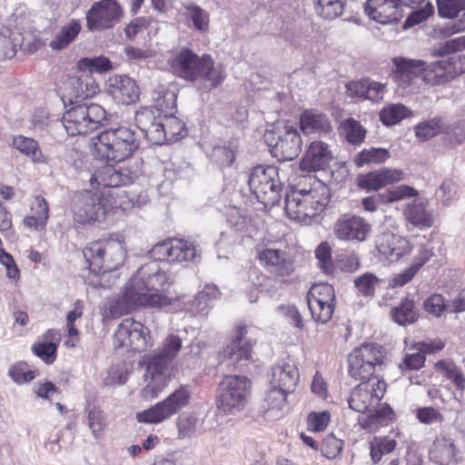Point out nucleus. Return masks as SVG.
I'll use <instances>...</instances> for the list:
<instances>
[{
	"label": "nucleus",
	"mask_w": 465,
	"mask_h": 465,
	"mask_svg": "<svg viewBox=\"0 0 465 465\" xmlns=\"http://www.w3.org/2000/svg\"><path fill=\"white\" fill-rule=\"evenodd\" d=\"M416 418L420 423L425 425H432L443 421V415L433 407L418 408L416 410Z\"/></svg>",
	"instance_id": "nucleus-60"
},
{
	"label": "nucleus",
	"mask_w": 465,
	"mask_h": 465,
	"mask_svg": "<svg viewBox=\"0 0 465 465\" xmlns=\"http://www.w3.org/2000/svg\"><path fill=\"white\" fill-rule=\"evenodd\" d=\"M364 11L371 19L382 25L397 22L401 17L395 0H368Z\"/></svg>",
	"instance_id": "nucleus-26"
},
{
	"label": "nucleus",
	"mask_w": 465,
	"mask_h": 465,
	"mask_svg": "<svg viewBox=\"0 0 465 465\" xmlns=\"http://www.w3.org/2000/svg\"><path fill=\"white\" fill-rule=\"evenodd\" d=\"M438 14L440 17L453 19L465 12V0H436Z\"/></svg>",
	"instance_id": "nucleus-46"
},
{
	"label": "nucleus",
	"mask_w": 465,
	"mask_h": 465,
	"mask_svg": "<svg viewBox=\"0 0 465 465\" xmlns=\"http://www.w3.org/2000/svg\"><path fill=\"white\" fill-rule=\"evenodd\" d=\"M72 98L84 100L92 98L99 93V84L90 72L79 70V74L69 82Z\"/></svg>",
	"instance_id": "nucleus-30"
},
{
	"label": "nucleus",
	"mask_w": 465,
	"mask_h": 465,
	"mask_svg": "<svg viewBox=\"0 0 465 465\" xmlns=\"http://www.w3.org/2000/svg\"><path fill=\"white\" fill-rule=\"evenodd\" d=\"M114 346L134 351H144L152 346L149 331L140 322L132 318L124 319L114 333Z\"/></svg>",
	"instance_id": "nucleus-14"
},
{
	"label": "nucleus",
	"mask_w": 465,
	"mask_h": 465,
	"mask_svg": "<svg viewBox=\"0 0 465 465\" xmlns=\"http://www.w3.org/2000/svg\"><path fill=\"white\" fill-rule=\"evenodd\" d=\"M393 320L400 325H406L416 321L418 314L414 309V303L409 299L401 302L400 306L391 311Z\"/></svg>",
	"instance_id": "nucleus-45"
},
{
	"label": "nucleus",
	"mask_w": 465,
	"mask_h": 465,
	"mask_svg": "<svg viewBox=\"0 0 465 465\" xmlns=\"http://www.w3.org/2000/svg\"><path fill=\"white\" fill-rule=\"evenodd\" d=\"M450 125L442 123L440 118L420 123L415 127L416 136L423 141L429 140L440 134L449 133Z\"/></svg>",
	"instance_id": "nucleus-40"
},
{
	"label": "nucleus",
	"mask_w": 465,
	"mask_h": 465,
	"mask_svg": "<svg viewBox=\"0 0 465 465\" xmlns=\"http://www.w3.org/2000/svg\"><path fill=\"white\" fill-rule=\"evenodd\" d=\"M260 265L274 277H289L295 271V258L286 250L264 247L257 248Z\"/></svg>",
	"instance_id": "nucleus-17"
},
{
	"label": "nucleus",
	"mask_w": 465,
	"mask_h": 465,
	"mask_svg": "<svg viewBox=\"0 0 465 465\" xmlns=\"http://www.w3.org/2000/svg\"><path fill=\"white\" fill-rule=\"evenodd\" d=\"M434 12V6L430 2L426 3V5L418 10H413L411 14L408 16L405 21L404 26L411 27L415 25H418L427 19L430 15H431Z\"/></svg>",
	"instance_id": "nucleus-62"
},
{
	"label": "nucleus",
	"mask_w": 465,
	"mask_h": 465,
	"mask_svg": "<svg viewBox=\"0 0 465 465\" xmlns=\"http://www.w3.org/2000/svg\"><path fill=\"white\" fill-rule=\"evenodd\" d=\"M201 252L198 246L191 242L173 239L171 262H196L200 261Z\"/></svg>",
	"instance_id": "nucleus-38"
},
{
	"label": "nucleus",
	"mask_w": 465,
	"mask_h": 465,
	"mask_svg": "<svg viewBox=\"0 0 465 465\" xmlns=\"http://www.w3.org/2000/svg\"><path fill=\"white\" fill-rule=\"evenodd\" d=\"M124 16V10L117 0H100L92 5L86 13L89 31H103L114 27Z\"/></svg>",
	"instance_id": "nucleus-16"
},
{
	"label": "nucleus",
	"mask_w": 465,
	"mask_h": 465,
	"mask_svg": "<svg viewBox=\"0 0 465 465\" xmlns=\"http://www.w3.org/2000/svg\"><path fill=\"white\" fill-rule=\"evenodd\" d=\"M77 67L79 70L90 72L92 74L93 72L102 74L111 70L112 64L107 57L100 55L93 57H84L80 59L78 61Z\"/></svg>",
	"instance_id": "nucleus-47"
},
{
	"label": "nucleus",
	"mask_w": 465,
	"mask_h": 465,
	"mask_svg": "<svg viewBox=\"0 0 465 465\" xmlns=\"http://www.w3.org/2000/svg\"><path fill=\"white\" fill-rule=\"evenodd\" d=\"M182 348V340L180 337L176 335H169L163 344V348L162 350H157L160 353L172 361L179 351Z\"/></svg>",
	"instance_id": "nucleus-64"
},
{
	"label": "nucleus",
	"mask_w": 465,
	"mask_h": 465,
	"mask_svg": "<svg viewBox=\"0 0 465 465\" xmlns=\"http://www.w3.org/2000/svg\"><path fill=\"white\" fill-rule=\"evenodd\" d=\"M333 155L330 146L322 141H313L307 147L300 162V168L306 172H317L329 166Z\"/></svg>",
	"instance_id": "nucleus-22"
},
{
	"label": "nucleus",
	"mask_w": 465,
	"mask_h": 465,
	"mask_svg": "<svg viewBox=\"0 0 465 465\" xmlns=\"http://www.w3.org/2000/svg\"><path fill=\"white\" fill-rule=\"evenodd\" d=\"M12 380L18 383L29 382L35 378V371H27L25 363H19L12 366L8 371Z\"/></svg>",
	"instance_id": "nucleus-63"
},
{
	"label": "nucleus",
	"mask_w": 465,
	"mask_h": 465,
	"mask_svg": "<svg viewBox=\"0 0 465 465\" xmlns=\"http://www.w3.org/2000/svg\"><path fill=\"white\" fill-rule=\"evenodd\" d=\"M12 146L34 163L47 164L49 163V157L44 154L38 142L34 138L21 134L15 135L13 138Z\"/></svg>",
	"instance_id": "nucleus-34"
},
{
	"label": "nucleus",
	"mask_w": 465,
	"mask_h": 465,
	"mask_svg": "<svg viewBox=\"0 0 465 465\" xmlns=\"http://www.w3.org/2000/svg\"><path fill=\"white\" fill-rule=\"evenodd\" d=\"M31 214L24 218L25 227L35 231L43 230L49 219V206L47 201L41 195H35L30 203Z\"/></svg>",
	"instance_id": "nucleus-31"
},
{
	"label": "nucleus",
	"mask_w": 465,
	"mask_h": 465,
	"mask_svg": "<svg viewBox=\"0 0 465 465\" xmlns=\"http://www.w3.org/2000/svg\"><path fill=\"white\" fill-rule=\"evenodd\" d=\"M380 279L373 273L365 272L361 276L354 279L353 283L357 292L365 296L372 297L375 293V290L380 284Z\"/></svg>",
	"instance_id": "nucleus-49"
},
{
	"label": "nucleus",
	"mask_w": 465,
	"mask_h": 465,
	"mask_svg": "<svg viewBox=\"0 0 465 465\" xmlns=\"http://www.w3.org/2000/svg\"><path fill=\"white\" fill-rule=\"evenodd\" d=\"M339 130L351 144L361 143L366 135L365 128L353 118H347L341 122Z\"/></svg>",
	"instance_id": "nucleus-41"
},
{
	"label": "nucleus",
	"mask_w": 465,
	"mask_h": 465,
	"mask_svg": "<svg viewBox=\"0 0 465 465\" xmlns=\"http://www.w3.org/2000/svg\"><path fill=\"white\" fill-rule=\"evenodd\" d=\"M315 301L335 302V292L333 287L328 283L313 284L307 293V302H315Z\"/></svg>",
	"instance_id": "nucleus-50"
},
{
	"label": "nucleus",
	"mask_w": 465,
	"mask_h": 465,
	"mask_svg": "<svg viewBox=\"0 0 465 465\" xmlns=\"http://www.w3.org/2000/svg\"><path fill=\"white\" fill-rule=\"evenodd\" d=\"M391 157L390 152L385 148L371 147L362 150L356 157L355 163L357 166L364 164H379L387 161Z\"/></svg>",
	"instance_id": "nucleus-43"
},
{
	"label": "nucleus",
	"mask_w": 465,
	"mask_h": 465,
	"mask_svg": "<svg viewBox=\"0 0 465 465\" xmlns=\"http://www.w3.org/2000/svg\"><path fill=\"white\" fill-rule=\"evenodd\" d=\"M274 134H265V138L272 147V153L280 161H291L295 159L302 151V141L298 130L286 124L274 141Z\"/></svg>",
	"instance_id": "nucleus-19"
},
{
	"label": "nucleus",
	"mask_w": 465,
	"mask_h": 465,
	"mask_svg": "<svg viewBox=\"0 0 465 465\" xmlns=\"http://www.w3.org/2000/svg\"><path fill=\"white\" fill-rule=\"evenodd\" d=\"M403 215L407 223L420 230L427 229L433 224L432 211L429 209L428 203L422 199H414L406 204Z\"/></svg>",
	"instance_id": "nucleus-28"
},
{
	"label": "nucleus",
	"mask_w": 465,
	"mask_h": 465,
	"mask_svg": "<svg viewBox=\"0 0 465 465\" xmlns=\"http://www.w3.org/2000/svg\"><path fill=\"white\" fill-rule=\"evenodd\" d=\"M335 302L326 301L308 303L312 318L321 323H326L331 319Z\"/></svg>",
	"instance_id": "nucleus-52"
},
{
	"label": "nucleus",
	"mask_w": 465,
	"mask_h": 465,
	"mask_svg": "<svg viewBox=\"0 0 465 465\" xmlns=\"http://www.w3.org/2000/svg\"><path fill=\"white\" fill-rule=\"evenodd\" d=\"M343 442L333 434L327 435L322 440V453L327 459L336 458L342 450Z\"/></svg>",
	"instance_id": "nucleus-58"
},
{
	"label": "nucleus",
	"mask_w": 465,
	"mask_h": 465,
	"mask_svg": "<svg viewBox=\"0 0 465 465\" xmlns=\"http://www.w3.org/2000/svg\"><path fill=\"white\" fill-rule=\"evenodd\" d=\"M324 208L325 204L317 198L315 192H292L285 197L287 216L299 223H311Z\"/></svg>",
	"instance_id": "nucleus-13"
},
{
	"label": "nucleus",
	"mask_w": 465,
	"mask_h": 465,
	"mask_svg": "<svg viewBox=\"0 0 465 465\" xmlns=\"http://www.w3.org/2000/svg\"><path fill=\"white\" fill-rule=\"evenodd\" d=\"M410 111L401 104H393L384 107L380 113V119L385 125H393L407 117Z\"/></svg>",
	"instance_id": "nucleus-48"
},
{
	"label": "nucleus",
	"mask_w": 465,
	"mask_h": 465,
	"mask_svg": "<svg viewBox=\"0 0 465 465\" xmlns=\"http://www.w3.org/2000/svg\"><path fill=\"white\" fill-rule=\"evenodd\" d=\"M384 359L385 354L381 345L364 343L349 354V373L357 380L371 379L381 370Z\"/></svg>",
	"instance_id": "nucleus-10"
},
{
	"label": "nucleus",
	"mask_w": 465,
	"mask_h": 465,
	"mask_svg": "<svg viewBox=\"0 0 465 465\" xmlns=\"http://www.w3.org/2000/svg\"><path fill=\"white\" fill-rule=\"evenodd\" d=\"M170 362L157 350L143 356L139 364L144 367V379L147 382L142 391L143 398H155L166 387L170 380Z\"/></svg>",
	"instance_id": "nucleus-11"
},
{
	"label": "nucleus",
	"mask_w": 465,
	"mask_h": 465,
	"mask_svg": "<svg viewBox=\"0 0 465 465\" xmlns=\"http://www.w3.org/2000/svg\"><path fill=\"white\" fill-rule=\"evenodd\" d=\"M190 397L188 389L182 386L154 407L138 412L136 419L139 422L144 423L162 422L185 407L189 403Z\"/></svg>",
	"instance_id": "nucleus-15"
},
{
	"label": "nucleus",
	"mask_w": 465,
	"mask_h": 465,
	"mask_svg": "<svg viewBox=\"0 0 465 465\" xmlns=\"http://www.w3.org/2000/svg\"><path fill=\"white\" fill-rule=\"evenodd\" d=\"M386 391V383L379 377H372L357 385L348 400L351 410L368 413L366 418H361V427L370 432L376 431L391 420L392 410L386 403H381Z\"/></svg>",
	"instance_id": "nucleus-3"
},
{
	"label": "nucleus",
	"mask_w": 465,
	"mask_h": 465,
	"mask_svg": "<svg viewBox=\"0 0 465 465\" xmlns=\"http://www.w3.org/2000/svg\"><path fill=\"white\" fill-rule=\"evenodd\" d=\"M184 131V124L174 115H162L159 121L157 132L161 134V140L154 141V144L173 143L182 137Z\"/></svg>",
	"instance_id": "nucleus-36"
},
{
	"label": "nucleus",
	"mask_w": 465,
	"mask_h": 465,
	"mask_svg": "<svg viewBox=\"0 0 465 465\" xmlns=\"http://www.w3.org/2000/svg\"><path fill=\"white\" fill-rule=\"evenodd\" d=\"M347 87L351 95L368 99L372 102L382 100L386 91L385 84L375 82L369 78L350 83Z\"/></svg>",
	"instance_id": "nucleus-32"
},
{
	"label": "nucleus",
	"mask_w": 465,
	"mask_h": 465,
	"mask_svg": "<svg viewBox=\"0 0 465 465\" xmlns=\"http://www.w3.org/2000/svg\"><path fill=\"white\" fill-rule=\"evenodd\" d=\"M93 154L106 163H120L138 148L134 131L126 126L109 128L92 139Z\"/></svg>",
	"instance_id": "nucleus-5"
},
{
	"label": "nucleus",
	"mask_w": 465,
	"mask_h": 465,
	"mask_svg": "<svg viewBox=\"0 0 465 465\" xmlns=\"http://www.w3.org/2000/svg\"><path fill=\"white\" fill-rule=\"evenodd\" d=\"M162 115L155 107H143L135 113V123L145 138L153 143L161 140V134L157 132Z\"/></svg>",
	"instance_id": "nucleus-29"
},
{
	"label": "nucleus",
	"mask_w": 465,
	"mask_h": 465,
	"mask_svg": "<svg viewBox=\"0 0 465 465\" xmlns=\"http://www.w3.org/2000/svg\"><path fill=\"white\" fill-rule=\"evenodd\" d=\"M397 446V441L389 437H375L370 443V452L374 463L379 462L383 455L391 453Z\"/></svg>",
	"instance_id": "nucleus-42"
},
{
	"label": "nucleus",
	"mask_w": 465,
	"mask_h": 465,
	"mask_svg": "<svg viewBox=\"0 0 465 465\" xmlns=\"http://www.w3.org/2000/svg\"><path fill=\"white\" fill-rule=\"evenodd\" d=\"M112 205V199L105 193L80 192L72 202L74 220L81 224L100 222Z\"/></svg>",
	"instance_id": "nucleus-9"
},
{
	"label": "nucleus",
	"mask_w": 465,
	"mask_h": 465,
	"mask_svg": "<svg viewBox=\"0 0 465 465\" xmlns=\"http://www.w3.org/2000/svg\"><path fill=\"white\" fill-rule=\"evenodd\" d=\"M107 92L116 103L123 104H134L140 95V90L135 81L126 75L110 77Z\"/></svg>",
	"instance_id": "nucleus-23"
},
{
	"label": "nucleus",
	"mask_w": 465,
	"mask_h": 465,
	"mask_svg": "<svg viewBox=\"0 0 465 465\" xmlns=\"http://www.w3.org/2000/svg\"><path fill=\"white\" fill-rule=\"evenodd\" d=\"M382 193L386 204L396 203L407 198L417 197L419 194L415 188L405 184L390 188Z\"/></svg>",
	"instance_id": "nucleus-53"
},
{
	"label": "nucleus",
	"mask_w": 465,
	"mask_h": 465,
	"mask_svg": "<svg viewBox=\"0 0 465 465\" xmlns=\"http://www.w3.org/2000/svg\"><path fill=\"white\" fill-rule=\"evenodd\" d=\"M300 129L304 135H323L331 131L329 117L317 109L304 110L299 118Z\"/></svg>",
	"instance_id": "nucleus-27"
},
{
	"label": "nucleus",
	"mask_w": 465,
	"mask_h": 465,
	"mask_svg": "<svg viewBox=\"0 0 465 465\" xmlns=\"http://www.w3.org/2000/svg\"><path fill=\"white\" fill-rule=\"evenodd\" d=\"M317 14L324 19L332 20L343 12L346 0H314Z\"/></svg>",
	"instance_id": "nucleus-44"
},
{
	"label": "nucleus",
	"mask_w": 465,
	"mask_h": 465,
	"mask_svg": "<svg viewBox=\"0 0 465 465\" xmlns=\"http://www.w3.org/2000/svg\"><path fill=\"white\" fill-rule=\"evenodd\" d=\"M277 174V169L272 165H257L250 172L248 177L250 190L264 205H272L280 198Z\"/></svg>",
	"instance_id": "nucleus-12"
},
{
	"label": "nucleus",
	"mask_w": 465,
	"mask_h": 465,
	"mask_svg": "<svg viewBox=\"0 0 465 465\" xmlns=\"http://www.w3.org/2000/svg\"><path fill=\"white\" fill-rule=\"evenodd\" d=\"M87 425L95 439L101 438L106 427L104 413L97 408L90 410L87 414Z\"/></svg>",
	"instance_id": "nucleus-54"
},
{
	"label": "nucleus",
	"mask_w": 465,
	"mask_h": 465,
	"mask_svg": "<svg viewBox=\"0 0 465 465\" xmlns=\"http://www.w3.org/2000/svg\"><path fill=\"white\" fill-rule=\"evenodd\" d=\"M169 277L155 261L142 265L126 284L118 310L124 313L139 307L163 309L172 305L176 299L163 292L169 286Z\"/></svg>",
	"instance_id": "nucleus-1"
},
{
	"label": "nucleus",
	"mask_w": 465,
	"mask_h": 465,
	"mask_svg": "<svg viewBox=\"0 0 465 465\" xmlns=\"http://www.w3.org/2000/svg\"><path fill=\"white\" fill-rule=\"evenodd\" d=\"M464 62L465 58L450 57L426 64L422 60L395 57L393 77L399 87L417 91L421 82L432 86L444 84L465 73Z\"/></svg>",
	"instance_id": "nucleus-2"
},
{
	"label": "nucleus",
	"mask_w": 465,
	"mask_h": 465,
	"mask_svg": "<svg viewBox=\"0 0 465 465\" xmlns=\"http://www.w3.org/2000/svg\"><path fill=\"white\" fill-rule=\"evenodd\" d=\"M308 428L311 431L320 432L326 429L330 421L328 411L312 412L308 416Z\"/></svg>",
	"instance_id": "nucleus-61"
},
{
	"label": "nucleus",
	"mask_w": 465,
	"mask_h": 465,
	"mask_svg": "<svg viewBox=\"0 0 465 465\" xmlns=\"http://www.w3.org/2000/svg\"><path fill=\"white\" fill-rule=\"evenodd\" d=\"M465 448L459 443L458 439H451L445 433H440L434 440L429 455L430 459L440 465H450L461 460L460 454Z\"/></svg>",
	"instance_id": "nucleus-21"
},
{
	"label": "nucleus",
	"mask_w": 465,
	"mask_h": 465,
	"mask_svg": "<svg viewBox=\"0 0 465 465\" xmlns=\"http://www.w3.org/2000/svg\"><path fill=\"white\" fill-rule=\"evenodd\" d=\"M436 369L443 371L445 377L455 384L457 390L461 392L465 390V377L453 363L440 361L436 363Z\"/></svg>",
	"instance_id": "nucleus-55"
},
{
	"label": "nucleus",
	"mask_w": 465,
	"mask_h": 465,
	"mask_svg": "<svg viewBox=\"0 0 465 465\" xmlns=\"http://www.w3.org/2000/svg\"><path fill=\"white\" fill-rule=\"evenodd\" d=\"M371 225L362 217L343 214L334 224V234L339 240L364 242L371 233Z\"/></svg>",
	"instance_id": "nucleus-20"
},
{
	"label": "nucleus",
	"mask_w": 465,
	"mask_h": 465,
	"mask_svg": "<svg viewBox=\"0 0 465 465\" xmlns=\"http://www.w3.org/2000/svg\"><path fill=\"white\" fill-rule=\"evenodd\" d=\"M98 169L90 178L94 188H114L131 184L142 173L141 164L135 163L133 168L114 167L110 163Z\"/></svg>",
	"instance_id": "nucleus-18"
},
{
	"label": "nucleus",
	"mask_w": 465,
	"mask_h": 465,
	"mask_svg": "<svg viewBox=\"0 0 465 465\" xmlns=\"http://www.w3.org/2000/svg\"><path fill=\"white\" fill-rule=\"evenodd\" d=\"M297 366L291 360H281L272 368L271 386L292 392L299 381Z\"/></svg>",
	"instance_id": "nucleus-25"
},
{
	"label": "nucleus",
	"mask_w": 465,
	"mask_h": 465,
	"mask_svg": "<svg viewBox=\"0 0 465 465\" xmlns=\"http://www.w3.org/2000/svg\"><path fill=\"white\" fill-rule=\"evenodd\" d=\"M106 120L105 110L97 104H81L68 109L62 124L68 135H83L96 129Z\"/></svg>",
	"instance_id": "nucleus-8"
},
{
	"label": "nucleus",
	"mask_w": 465,
	"mask_h": 465,
	"mask_svg": "<svg viewBox=\"0 0 465 465\" xmlns=\"http://www.w3.org/2000/svg\"><path fill=\"white\" fill-rule=\"evenodd\" d=\"M290 392L271 386L262 403L264 415L267 419L276 420L287 410V395Z\"/></svg>",
	"instance_id": "nucleus-33"
},
{
	"label": "nucleus",
	"mask_w": 465,
	"mask_h": 465,
	"mask_svg": "<svg viewBox=\"0 0 465 465\" xmlns=\"http://www.w3.org/2000/svg\"><path fill=\"white\" fill-rule=\"evenodd\" d=\"M245 334L246 331L244 328L238 330L236 340L232 341L223 352L224 360H231L234 364L250 358L252 345L250 341L246 340Z\"/></svg>",
	"instance_id": "nucleus-35"
},
{
	"label": "nucleus",
	"mask_w": 465,
	"mask_h": 465,
	"mask_svg": "<svg viewBox=\"0 0 465 465\" xmlns=\"http://www.w3.org/2000/svg\"><path fill=\"white\" fill-rule=\"evenodd\" d=\"M82 25L78 20L71 19L62 25L50 41L52 50H62L73 43L80 34Z\"/></svg>",
	"instance_id": "nucleus-37"
},
{
	"label": "nucleus",
	"mask_w": 465,
	"mask_h": 465,
	"mask_svg": "<svg viewBox=\"0 0 465 465\" xmlns=\"http://www.w3.org/2000/svg\"><path fill=\"white\" fill-rule=\"evenodd\" d=\"M315 257L318 267L326 274L334 272V264L331 257V248L327 242H321L315 249Z\"/></svg>",
	"instance_id": "nucleus-51"
},
{
	"label": "nucleus",
	"mask_w": 465,
	"mask_h": 465,
	"mask_svg": "<svg viewBox=\"0 0 465 465\" xmlns=\"http://www.w3.org/2000/svg\"><path fill=\"white\" fill-rule=\"evenodd\" d=\"M185 9L184 15L187 18L190 27L194 30L205 34L210 28V14L194 3L183 5Z\"/></svg>",
	"instance_id": "nucleus-39"
},
{
	"label": "nucleus",
	"mask_w": 465,
	"mask_h": 465,
	"mask_svg": "<svg viewBox=\"0 0 465 465\" xmlns=\"http://www.w3.org/2000/svg\"><path fill=\"white\" fill-rule=\"evenodd\" d=\"M84 255L90 271H116L127 257L125 242L118 235L99 239L87 244Z\"/></svg>",
	"instance_id": "nucleus-6"
},
{
	"label": "nucleus",
	"mask_w": 465,
	"mask_h": 465,
	"mask_svg": "<svg viewBox=\"0 0 465 465\" xmlns=\"http://www.w3.org/2000/svg\"><path fill=\"white\" fill-rule=\"evenodd\" d=\"M171 66L178 77L194 83L203 91L218 87L225 79L223 67L215 66L210 54L199 56L188 48H183L176 53Z\"/></svg>",
	"instance_id": "nucleus-4"
},
{
	"label": "nucleus",
	"mask_w": 465,
	"mask_h": 465,
	"mask_svg": "<svg viewBox=\"0 0 465 465\" xmlns=\"http://www.w3.org/2000/svg\"><path fill=\"white\" fill-rule=\"evenodd\" d=\"M358 186L368 192L378 191L379 189L383 188L384 183L381 170L360 175L358 178Z\"/></svg>",
	"instance_id": "nucleus-57"
},
{
	"label": "nucleus",
	"mask_w": 465,
	"mask_h": 465,
	"mask_svg": "<svg viewBox=\"0 0 465 465\" xmlns=\"http://www.w3.org/2000/svg\"><path fill=\"white\" fill-rule=\"evenodd\" d=\"M451 309L450 304H446L445 300L440 294H433L424 302V310L434 316L439 317L443 312Z\"/></svg>",
	"instance_id": "nucleus-59"
},
{
	"label": "nucleus",
	"mask_w": 465,
	"mask_h": 465,
	"mask_svg": "<svg viewBox=\"0 0 465 465\" xmlns=\"http://www.w3.org/2000/svg\"><path fill=\"white\" fill-rule=\"evenodd\" d=\"M376 248L390 262H397L411 251L409 242L391 232H381L376 238Z\"/></svg>",
	"instance_id": "nucleus-24"
},
{
	"label": "nucleus",
	"mask_w": 465,
	"mask_h": 465,
	"mask_svg": "<svg viewBox=\"0 0 465 465\" xmlns=\"http://www.w3.org/2000/svg\"><path fill=\"white\" fill-rule=\"evenodd\" d=\"M113 271H90L87 283L94 288H109L116 282L117 276L112 274Z\"/></svg>",
	"instance_id": "nucleus-56"
},
{
	"label": "nucleus",
	"mask_w": 465,
	"mask_h": 465,
	"mask_svg": "<svg viewBox=\"0 0 465 465\" xmlns=\"http://www.w3.org/2000/svg\"><path fill=\"white\" fill-rule=\"evenodd\" d=\"M252 381L242 375H227L220 382L216 405L227 415L244 410L251 397Z\"/></svg>",
	"instance_id": "nucleus-7"
}]
</instances>
